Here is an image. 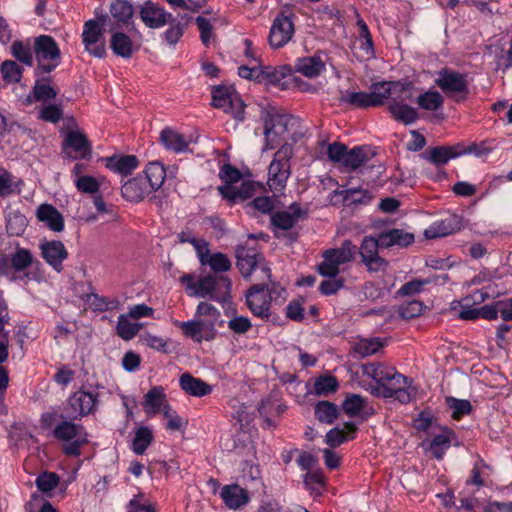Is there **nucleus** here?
I'll list each match as a JSON object with an SVG mask.
<instances>
[{
    "label": "nucleus",
    "mask_w": 512,
    "mask_h": 512,
    "mask_svg": "<svg viewBox=\"0 0 512 512\" xmlns=\"http://www.w3.org/2000/svg\"><path fill=\"white\" fill-rule=\"evenodd\" d=\"M293 120L285 115H275L265 123L264 150L274 149L280 145L268 168L267 185L273 194H280L285 190L291 175L290 159L293 156V148L287 141L290 138L289 126Z\"/></svg>",
    "instance_id": "obj_1"
},
{
    "label": "nucleus",
    "mask_w": 512,
    "mask_h": 512,
    "mask_svg": "<svg viewBox=\"0 0 512 512\" xmlns=\"http://www.w3.org/2000/svg\"><path fill=\"white\" fill-rule=\"evenodd\" d=\"M414 235L402 229H392L379 234L377 238L366 236L362 240L359 250L361 262L369 272H384L388 267V261L382 258L379 248H390L392 246L406 247L413 243Z\"/></svg>",
    "instance_id": "obj_2"
},
{
    "label": "nucleus",
    "mask_w": 512,
    "mask_h": 512,
    "mask_svg": "<svg viewBox=\"0 0 512 512\" xmlns=\"http://www.w3.org/2000/svg\"><path fill=\"white\" fill-rule=\"evenodd\" d=\"M253 285L246 292V303L254 316L269 318L271 303L278 299L284 300L286 290L280 283L269 280L252 281Z\"/></svg>",
    "instance_id": "obj_3"
},
{
    "label": "nucleus",
    "mask_w": 512,
    "mask_h": 512,
    "mask_svg": "<svg viewBox=\"0 0 512 512\" xmlns=\"http://www.w3.org/2000/svg\"><path fill=\"white\" fill-rule=\"evenodd\" d=\"M181 283L187 284L190 295L197 297L210 296L213 300L225 302L230 297L231 281L224 275H207L194 281L193 276L184 274L180 278Z\"/></svg>",
    "instance_id": "obj_4"
},
{
    "label": "nucleus",
    "mask_w": 512,
    "mask_h": 512,
    "mask_svg": "<svg viewBox=\"0 0 512 512\" xmlns=\"http://www.w3.org/2000/svg\"><path fill=\"white\" fill-rule=\"evenodd\" d=\"M237 266L245 279L249 281L269 280L271 270L262 254L255 248L238 246L236 249Z\"/></svg>",
    "instance_id": "obj_5"
},
{
    "label": "nucleus",
    "mask_w": 512,
    "mask_h": 512,
    "mask_svg": "<svg viewBox=\"0 0 512 512\" xmlns=\"http://www.w3.org/2000/svg\"><path fill=\"white\" fill-rule=\"evenodd\" d=\"M357 247L350 240H345L338 248L327 249L323 252V261L318 265V272L323 277H337L340 265L354 260Z\"/></svg>",
    "instance_id": "obj_6"
},
{
    "label": "nucleus",
    "mask_w": 512,
    "mask_h": 512,
    "mask_svg": "<svg viewBox=\"0 0 512 512\" xmlns=\"http://www.w3.org/2000/svg\"><path fill=\"white\" fill-rule=\"evenodd\" d=\"M107 18L108 15L104 14L99 20L90 19L83 25L82 42L85 50L96 58H104L107 54L103 28Z\"/></svg>",
    "instance_id": "obj_7"
},
{
    "label": "nucleus",
    "mask_w": 512,
    "mask_h": 512,
    "mask_svg": "<svg viewBox=\"0 0 512 512\" xmlns=\"http://www.w3.org/2000/svg\"><path fill=\"white\" fill-rule=\"evenodd\" d=\"M61 156L65 160H85L92 158V145L80 130L68 131L63 139Z\"/></svg>",
    "instance_id": "obj_8"
},
{
    "label": "nucleus",
    "mask_w": 512,
    "mask_h": 512,
    "mask_svg": "<svg viewBox=\"0 0 512 512\" xmlns=\"http://www.w3.org/2000/svg\"><path fill=\"white\" fill-rule=\"evenodd\" d=\"M436 85L456 101L466 99L469 93V84L466 74H461L451 68H443L435 79Z\"/></svg>",
    "instance_id": "obj_9"
},
{
    "label": "nucleus",
    "mask_w": 512,
    "mask_h": 512,
    "mask_svg": "<svg viewBox=\"0 0 512 512\" xmlns=\"http://www.w3.org/2000/svg\"><path fill=\"white\" fill-rule=\"evenodd\" d=\"M33 48L38 66L43 72L50 73L58 66L60 50L51 36L36 37Z\"/></svg>",
    "instance_id": "obj_10"
},
{
    "label": "nucleus",
    "mask_w": 512,
    "mask_h": 512,
    "mask_svg": "<svg viewBox=\"0 0 512 512\" xmlns=\"http://www.w3.org/2000/svg\"><path fill=\"white\" fill-rule=\"evenodd\" d=\"M411 85L401 81H381L372 84L370 88V96L373 107L383 105L386 100L393 101V97L400 100L410 99L408 91Z\"/></svg>",
    "instance_id": "obj_11"
},
{
    "label": "nucleus",
    "mask_w": 512,
    "mask_h": 512,
    "mask_svg": "<svg viewBox=\"0 0 512 512\" xmlns=\"http://www.w3.org/2000/svg\"><path fill=\"white\" fill-rule=\"evenodd\" d=\"M400 379L403 381L390 380L382 386L372 388V394L384 398H394L402 404L412 401L415 396V388L412 386V380L400 373Z\"/></svg>",
    "instance_id": "obj_12"
},
{
    "label": "nucleus",
    "mask_w": 512,
    "mask_h": 512,
    "mask_svg": "<svg viewBox=\"0 0 512 512\" xmlns=\"http://www.w3.org/2000/svg\"><path fill=\"white\" fill-rule=\"evenodd\" d=\"M212 104L214 107L223 109L230 113L236 120L244 119V102L238 94L227 87H217L212 94Z\"/></svg>",
    "instance_id": "obj_13"
},
{
    "label": "nucleus",
    "mask_w": 512,
    "mask_h": 512,
    "mask_svg": "<svg viewBox=\"0 0 512 512\" xmlns=\"http://www.w3.org/2000/svg\"><path fill=\"white\" fill-rule=\"evenodd\" d=\"M295 33V26L291 16L278 14L270 28L269 44L274 49L284 47L290 42Z\"/></svg>",
    "instance_id": "obj_14"
},
{
    "label": "nucleus",
    "mask_w": 512,
    "mask_h": 512,
    "mask_svg": "<svg viewBox=\"0 0 512 512\" xmlns=\"http://www.w3.org/2000/svg\"><path fill=\"white\" fill-rule=\"evenodd\" d=\"M97 403V394L77 391L68 399V413L74 419L81 418L92 413Z\"/></svg>",
    "instance_id": "obj_15"
},
{
    "label": "nucleus",
    "mask_w": 512,
    "mask_h": 512,
    "mask_svg": "<svg viewBox=\"0 0 512 512\" xmlns=\"http://www.w3.org/2000/svg\"><path fill=\"white\" fill-rule=\"evenodd\" d=\"M465 155L464 145L458 143L452 146H436L424 151L420 156L431 164L441 167L446 165L451 159Z\"/></svg>",
    "instance_id": "obj_16"
},
{
    "label": "nucleus",
    "mask_w": 512,
    "mask_h": 512,
    "mask_svg": "<svg viewBox=\"0 0 512 512\" xmlns=\"http://www.w3.org/2000/svg\"><path fill=\"white\" fill-rule=\"evenodd\" d=\"M261 185L254 181H243L240 186L234 185H222L218 187V191L220 195L229 201L230 204L237 203L239 201H245L247 199L252 198L257 188H260Z\"/></svg>",
    "instance_id": "obj_17"
},
{
    "label": "nucleus",
    "mask_w": 512,
    "mask_h": 512,
    "mask_svg": "<svg viewBox=\"0 0 512 512\" xmlns=\"http://www.w3.org/2000/svg\"><path fill=\"white\" fill-rule=\"evenodd\" d=\"M140 19L149 28L157 29L170 23L172 15L157 4L147 1L140 9Z\"/></svg>",
    "instance_id": "obj_18"
},
{
    "label": "nucleus",
    "mask_w": 512,
    "mask_h": 512,
    "mask_svg": "<svg viewBox=\"0 0 512 512\" xmlns=\"http://www.w3.org/2000/svg\"><path fill=\"white\" fill-rule=\"evenodd\" d=\"M112 23L109 31L129 27L132 24L134 14L133 6L127 0H115L110 4Z\"/></svg>",
    "instance_id": "obj_19"
},
{
    "label": "nucleus",
    "mask_w": 512,
    "mask_h": 512,
    "mask_svg": "<svg viewBox=\"0 0 512 512\" xmlns=\"http://www.w3.org/2000/svg\"><path fill=\"white\" fill-rule=\"evenodd\" d=\"M278 202L277 194H273V196H258L246 203L244 209L247 214L253 217L269 216L271 223L272 217L278 212L276 209Z\"/></svg>",
    "instance_id": "obj_20"
},
{
    "label": "nucleus",
    "mask_w": 512,
    "mask_h": 512,
    "mask_svg": "<svg viewBox=\"0 0 512 512\" xmlns=\"http://www.w3.org/2000/svg\"><path fill=\"white\" fill-rule=\"evenodd\" d=\"M310 210L308 205L293 202L284 210H278L270 224H295L308 220Z\"/></svg>",
    "instance_id": "obj_21"
},
{
    "label": "nucleus",
    "mask_w": 512,
    "mask_h": 512,
    "mask_svg": "<svg viewBox=\"0 0 512 512\" xmlns=\"http://www.w3.org/2000/svg\"><path fill=\"white\" fill-rule=\"evenodd\" d=\"M374 156L375 153L372 149L357 146L351 150L347 149L341 165L348 170H356L365 166L373 167L375 164L370 162Z\"/></svg>",
    "instance_id": "obj_22"
},
{
    "label": "nucleus",
    "mask_w": 512,
    "mask_h": 512,
    "mask_svg": "<svg viewBox=\"0 0 512 512\" xmlns=\"http://www.w3.org/2000/svg\"><path fill=\"white\" fill-rule=\"evenodd\" d=\"M110 32V48L112 52L124 59L131 58L134 52L138 49V47L134 45L131 37L126 33L119 31V29Z\"/></svg>",
    "instance_id": "obj_23"
},
{
    "label": "nucleus",
    "mask_w": 512,
    "mask_h": 512,
    "mask_svg": "<svg viewBox=\"0 0 512 512\" xmlns=\"http://www.w3.org/2000/svg\"><path fill=\"white\" fill-rule=\"evenodd\" d=\"M122 196L130 202H139L146 196L150 195L152 191L146 184L142 175H138L127 182L121 187Z\"/></svg>",
    "instance_id": "obj_24"
},
{
    "label": "nucleus",
    "mask_w": 512,
    "mask_h": 512,
    "mask_svg": "<svg viewBox=\"0 0 512 512\" xmlns=\"http://www.w3.org/2000/svg\"><path fill=\"white\" fill-rule=\"evenodd\" d=\"M43 258L57 271L62 270V262L68 253L60 241H51L41 246Z\"/></svg>",
    "instance_id": "obj_25"
},
{
    "label": "nucleus",
    "mask_w": 512,
    "mask_h": 512,
    "mask_svg": "<svg viewBox=\"0 0 512 512\" xmlns=\"http://www.w3.org/2000/svg\"><path fill=\"white\" fill-rule=\"evenodd\" d=\"M105 166L111 171L127 176L135 170L139 161L134 155H113L104 158Z\"/></svg>",
    "instance_id": "obj_26"
},
{
    "label": "nucleus",
    "mask_w": 512,
    "mask_h": 512,
    "mask_svg": "<svg viewBox=\"0 0 512 512\" xmlns=\"http://www.w3.org/2000/svg\"><path fill=\"white\" fill-rule=\"evenodd\" d=\"M405 101L393 97V101L388 105V110L396 121L410 125L417 120L418 113L415 108L405 104Z\"/></svg>",
    "instance_id": "obj_27"
},
{
    "label": "nucleus",
    "mask_w": 512,
    "mask_h": 512,
    "mask_svg": "<svg viewBox=\"0 0 512 512\" xmlns=\"http://www.w3.org/2000/svg\"><path fill=\"white\" fill-rule=\"evenodd\" d=\"M220 495L226 506L233 510L239 509L249 501L248 492L237 484L224 486Z\"/></svg>",
    "instance_id": "obj_28"
},
{
    "label": "nucleus",
    "mask_w": 512,
    "mask_h": 512,
    "mask_svg": "<svg viewBox=\"0 0 512 512\" xmlns=\"http://www.w3.org/2000/svg\"><path fill=\"white\" fill-rule=\"evenodd\" d=\"M177 326L185 336L196 342H201L203 339L209 340L213 337V332L206 327L202 320L197 318L192 321L177 322Z\"/></svg>",
    "instance_id": "obj_29"
},
{
    "label": "nucleus",
    "mask_w": 512,
    "mask_h": 512,
    "mask_svg": "<svg viewBox=\"0 0 512 512\" xmlns=\"http://www.w3.org/2000/svg\"><path fill=\"white\" fill-rule=\"evenodd\" d=\"M180 387L187 394L195 397H202L211 393L212 388L200 378H195L189 373L180 377Z\"/></svg>",
    "instance_id": "obj_30"
},
{
    "label": "nucleus",
    "mask_w": 512,
    "mask_h": 512,
    "mask_svg": "<svg viewBox=\"0 0 512 512\" xmlns=\"http://www.w3.org/2000/svg\"><path fill=\"white\" fill-rule=\"evenodd\" d=\"M357 425L354 422H346L344 428L335 427L329 430L325 436V443L332 447H338L345 441L354 439Z\"/></svg>",
    "instance_id": "obj_31"
},
{
    "label": "nucleus",
    "mask_w": 512,
    "mask_h": 512,
    "mask_svg": "<svg viewBox=\"0 0 512 512\" xmlns=\"http://www.w3.org/2000/svg\"><path fill=\"white\" fill-rule=\"evenodd\" d=\"M143 406L148 414H156L163 412L164 407L170 405L167 403L164 389L161 386H155L146 393Z\"/></svg>",
    "instance_id": "obj_32"
},
{
    "label": "nucleus",
    "mask_w": 512,
    "mask_h": 512,
    "mask_svg": "<svg viewBox=\"0 0 512 512\" xmlns=\"http://www.w3.org/2000/svg\"><path fill=\"white\" fill-rule=\"evenodd\" d=\"M295 69L306 77L314 78L325 70V64L320 56L313 55L298 59L295 64Z\"/></svg>",
    "instance_id": "obj_33"
},
{
    "label": "nucleus",
    "mask_w": 512,
    "mask_h": 512,
    "mask_svg": "<svg viewBox=\"0 0 512 512\" xmlns=\"http://www.w3.org/2000/svg\"><path fill=\"white\" fill-rule=\"evenodd\" d=\"M160 141L165 146V148L176 153L186 151L189 146V142L186 140V138L171 128H165L161 131Z\"/></svg>",
    "instance_id": "obj_34"
},
{
    "label": "nucleus",
    "mask_w": 512,
    "mask_h": 512,
    "mask_svg": "<svg viewBox=\"0 0 512 512\" xmlns=\"http://www.w3.org/2000/svg\"><path fill=\"white\" fill-rule=\"evenodd\" d=\"M142 178L152 192L158 190L164 183L166 171L164 166L159 162H151L147 165Z\"/></svg>",
    "instance_id": "obj_35"
},
{
    "label": "nucleus",
    "mask_w": 512,
    "mask_h": 512,
    "mask_svg": "<svg viewBox=\"0 0 512 512\" xmlns=\"http://www.w3.org/2000/svg\"><path fill=\"white\" fill-rule=\"evenodd\" d=\"M200 262L202 265H208L211 270L217 275L218 273L227 272L231 269V261L227 255L217 253H200Z\"/></svg>",
    "instance_id": "obj_36"
},
{
    "label": "nucleus",
    "mask_w": 512,
    "mask_h": 512,
    "mask_svg": "<svg viewBox=\"0 0 512 512\" xmlns=\"http://www.w3.org/2000/svg\"><path fill=\"white\" fill-rule=\"evenodd\" d=\"M383 347L379 338H360L352 345V352L358 358L368 357Z\"/></svg>",
    "instance_id": "obj_37"
},
{
    "label": "nucleus",
    "mask_w": 512,
    "mask_h": 512,
    "mask_svg": "<svg viewBox=\"0 0 512 512\" xmlns=\"http://www.w3.org/2000/svg\"><path fill=\"white\" fill-rule=\"evenodd\" d=\"M195 317L202 320L206 327L213 332L215 323L220 317V312L214 305L208 302H200Z\"/></svg>",
    "instance_id": "obj_38"
},
{
    "label": "nucleus",
    "mask_w": 512,
    "mask_h": 512,
    "mask_svg": "<svg viewBox=\"0 0 512 512\" xmlns=\"http://www.w3.org/2000/svg\"><path fill=\"white\" fill-rule=\"evenodd\" d=\"M316 419L324 424H332L339 415L338 407L329 401H319L314 407Z\"/></svg>",
    "instance_id": "obj_39"
},
{
    "label": "nucleus",
    "mask_w": 512,
    "mask_h": 512,
    "mask_svg": "<svg viewBox=\"0 0 512 512\" xmlns=\"http://www.w3.org/2000/svg\"><path fill=\"white\" fill-rule=\"evenodd\" d=\"M339 101L356 108L373 107L370 92L340 91Z\"/></svg>",
    "instance_id": "obj_40"
},
{
    "label": "nucleus",
    "mask_w": 512,
    "mask_h": 512,
    "mask_svg": "<svg viewBox=\"0 0 512 512\" xmlns=\"http://www.w3.org/2000/svg\"><path fill=\"white\" fill-rule=\"evenodd\" d=\"M335 197H342L345 205L349 206L352 204H367L372 199V195L363 189H346L341 191H335Z\"/></svg>",
    "instance_id": "obj_41"
},
{
    "label": "nucleus",
    "mask_w": 512,
    "mask_h": 512,
    "mask_svg": "<svg viewBox=\"0 0 512 512\" xmlns=\"http://www.w3.org/2000/svg\"><path fill=\"white\" fill-rule=\"evenodd\" d=\"M82 429L83 428L80 425L74 424L70 421H63L55 427L53 435L58 440L68 442L82 435Z\"/></svg>",
    "instance_id": "obj_42"
},
{
    "label": "nucleus",
    "mask_w": 512,
    "mask_h": 512,
    "mask_svg": "<svg viewBox=\"0 0 512 512\" xmlns=\"http://www.w3.org/2000/svg\"><path fill=\"white\" fill-rule=\"evenodd\" d=\"M39 222L45 224H63L64 219L61 213L51 204H41L36 211Z\"/></svg>",
    "instance_id": "obj_43"
},
{
    "label": "nucleus",
    "mask_w": 512,
    "mask_h": 512,
    "mask_svg": "<svg viewBox=\"0 0 512 512\" xmlns=\"http://www.w3.org/2000/svg\"><path fill=\"white\" fill-rule=\"evenodd\" d=\"M153 440L152 430L146 426L139 427L135 432V437L132 441V449L138 454L142 455L147 447Z\"/></svg>",
    "instance_id": "obj_44"
},
{
    "label": "nucleus",
    "mask_w": 512,
    "mask_h": 512,
    "mask_svg": "<svg viewBox=\"0 0 512 512\" xmlns=\"http://www.w3.org/2000/svg\"><path fill=\"white\" fill-rule=\"evenodd\" d=\"M285 67L259 66V83L278 84L286 75Z\"/></svg>",
    "instance_id": "obj_45"
},
{
    "label": "nucleus",
    "mask_w": 512,
    "mask_h": 512,
    "mask_svg": "<svg viewBox=\"0 0 512 512\" xmlns=\"http://www.w3.org/2000/svg\"><path fill=\"white\" fill-rule=\"evenodd\" d=\"M142 328V324L129 320L128 315H120L117 322V333L124 340L132 339Z\"/></svg>",
    "instance_id": "obj_46"
},
{
    "label": "nucleus",
    "mask_w": 512,
    "mask_h": 512,
    "mask_svg": "<svg viewBox=\"0 0 512 512\" xmlns=\"http://www.w3.org/2000/svg\"><path fill=\"white\" fill-rule=\"evenodd\" d=\"M12 55L20 62L27 66L33 65V54L29 41H15L11 45Z\"/></svg>",
    "instance_id": "obj_47"
},
{
    "label": "nucleus",
    "mask_w": 512,
    "mask_h": 512,
    "mask_svg": "<svg viewBox=\"0 0 512 512\" xmlns=\"http://www.w3.org/2000/svg\"><path fill=\"white\" fill-rule=\"evenodd\" d=\"M443 97L437 91H427L419 95L417 99L418 105L425 110L435 111L442 107Z\"/></svg>",
    "instance_id": "obj_48"
},
{
    "label": "nucleus",
    "mask_w": 512,
    "mask_h": 512,
    "mask_svg": "<svg viewBox=\"0 0 512 512\" xmlns=\"http://www.w3.org/2000/svg\"><path fill=\"white\" fill-rule=\"evenodd\" d=\"M304 484L312 494L318 496L322 493L323 487L325 485V478L322 472L318 470L308 471L304 477Z\"/></svg>",
    "instance_id": "obj_49"
},
{
    "label": "nucleus",
    "mask_w": 512,
    "mask_h": 512,
    "mask_svg": "<svg viewBox=\"0 0 512 512\" xmlns=\"http://www.w3.org/2000/svg\"><path fill=\"white\" fill-rule=\"evenodd\" d=\"M94 205L97 215L93 218L96 221L111 222L115 220V207L111 204H106L102 198L96 197Z\"/></svg>",
    "instance_id": "obj_50"
},
{
    "label": "nucleus",
    "mask_w": 512,
    "mask_h": 512,
    "mask_svg": "<svg viewBox=\"0 0 512 512\" xmlns=\"http://www.w3.org/2000/svg\"><path fill=\"white\" fill-rule=\"evenodd\" d=\"M33 261L32 254L29 250L18 248L14 254L11 255V266L14 271H23L28 268Z\"/></svg>",
    "instance_id": "obj_51"
},
{
    "label": "nucleus",
    "mask_w": 512,
    "mask_h": 512,
    "mask_svg": "<svg viewBox=\"0 0 512 512\" xmlns=\"http://www.w3.org/2000/svg\"><path fill=\"white\" fill-rule=\"evenodd\" d=\"M337 388L338 382L334 376H321L314 383V392L318 396H326Z\"/></svg>",
    "instance_id": "obj_52"
},
{
    "label": "nucleus",
    "mask_w": 512,
    "mask_h": 512,
    "mask_svg": "<svg viewBox=\"0 0 512 512\" xmlns=\"http://www.w3.org/2000/svg\"><path fill=\"white\" fill-rule=\"evenodd\" d=\"M365 404L364 398L358 394H350L342 403L343 411L350 417L356 416L363 410Z\"/></svg>",
    "instance_id": "obj_53"
},
{
    "label": "nucleus",
    "mask_w": 512,
    "mask_h": 512,
    "mask_svg": "<svg viewBox=\"0 0 512 512\" xmlns=\"http://www.w3.org/2000/svg\"><path fill=\"white\" fill-rule=\"evenodd\" d=\"M1 73L3 79L10 83H17L21 80L22 77V69L16 62L12 60H6L2 63Z\"/></svg>",
    "instance_id": "obj_54"
},
{
    "label": "nucleus",
    "mask_w": 512,
    "mask_h": 512,
    "mask_svg": "<svg viewBox=\"0 0 512 512\" xmlns=\"http://www.w3.org/2000/svg\"><path fill=\"white\" fill-rule=\"evenodd\" d=\"M73 182L77 190L85 194H95L100 188V182L90 175L78 177V179H74Z\"/></svg>",
    "instance_id": "obj_55"
},
{
    "label": "nucleus",
    "mask_w": 512,
    "mask_h": 512,
    "mask_svg": "<svg viewBox=\"0 0 512 512\" xmlns=\"http://www.w3.org/2000/svg\"><path fill=\"white\" fill-rule=\"evenodd\" d=\"M450 443V438L447 435H436L431 441L429 450L435 458L442 459L446 450L450 447Z\"/></svg>",
    "instance_id": "obj_56"
},
{
    "label": "nucleus",
    "mask_w": 512,
    "mask_h": 512,
    "mask_svg": "<svg viewBox=\"0 0 512 512\" xmlns=\"http://www.w3.org/2000/svg\"><path fill=\"white\" fill-rule=\"evenodd\" d=\"M59 483V477L53 472H43L36 479L37 488L44 493L52 491Z\"/></svg>",
    "instance_id": "obj_57"
},
{
    "label": "nucleus",
    "mask_w": 512,
    "mask_h": 512,
    "mask_svg": "<svg viewBox=\"0 0 512 512\" xmlns=\"http://www.w3.org/2000/svg\"><path fill=\"white\" fill-rule=\"evenodd\" d=\"M447 404L452 410V417L460 419L463 415L469 414L471 411V404L468 400H459L456 398H447Z\"/></svg>",
    "instance_id": "obj_58"
},
{
    "label": "nucleus",
    "mask_w": 512,
    "mask_h": 512,
    "mask_svg": "<svg viewBox=\"0 0 512 512\" xmlns=\"http://www.w3.org/2000/svg\"><path fill=\"white\" fill-rule=\"evenodd\" d=\"M19 188L17 184L14 182L13 175L8 172L4 171L0 174V196L6 197L13 193H18Z\"/></svg>",
    "instance_id": "obj_59"
},
{
    "label": "nucleus",
    "mask_w": 512,
    "mask_h": 512,
    "mask_svg": "<svg viewBox=\"0 0 512 512\" xmlns=\"http://www.w3.org/2000/svg\"><path fill=\"white\" fill-rule=\"evenodd\" d=\"M424 305L418 300L409 301L399 308V314L404 319H411L422 314Z\"/></svg>",
    "instance_id": "obj_60"
},
{
    "label": "nucleus",
    "mask_w": 512,
    "mask_h": 512,
    "mask_svg": "<svg viewBox=\"0 0 512 512\" xmlns=\"http://www.w3.org/2000/svg\"><path fill=\"white\" fill-rule=\"evenodd\" d=\"M219 177L225 183L224 185H233L241 180V172L231 164H224L219 172Z\"/></svg>",
    "instance_id": "obj_61"
},
{
    "label": "nucleus",
    "mask_w": 512,
    "mask_h": 512,
    "mask_svg": "<svg viewBox=\"0 0 512 512\" xmlns=\"http://www.w3.org/2000/svg\"><path fill=\"white\" fill-rule=\"evenodd\" d=\"M167 419L166 427L172 431H179L187 423L170 406H165L162 412Z\"/></svg>",
    "instance_id": "obj_62"
},
{
    "label": "nucleus",
    "mask_w": 512,
    "mask_h": 512,
    "mask_svg": "<svg viewBox=\"0 0 512 512\" xmlns=\"http://www.w3.org/2000/svg\"><path fill=\"white\" fill-rule=\"evenodd\" d=\"M296 226H272V231L276 238L285 241L286 243H292L298 237Z\"/></svg>",
    "instance_id": "obj_63"
},
{
    "label": "nucleus",
    "mask_w": 512,
    "mask_h": 512,
    "mask_svg": "<svg viewBox=\"0 0 512 512\" xmlns=\"http://www.w3.org/2000/svg\"><path fill=\"white\" fill-rule=\"evenodd\" d=\"M430 280H412L410 282L405 283L402 285V287L398 290L397 294L401 296H411L418 294L422 291L424 285L429 284Z\"/></svg>",
    "instance_id": "obj_64"
}]
</instances>
